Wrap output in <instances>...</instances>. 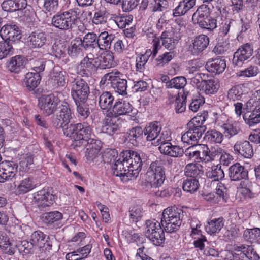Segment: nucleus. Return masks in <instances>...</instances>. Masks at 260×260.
Masks as SVG:
<instances>
[{"instance_id":"28","label":"nucleus","mask_w":260,"mask_h":260,"mask_svg":"<svg viewBox=\"0 0 260 260\" xmlns=\"http://www.w3.org/2000/svg\"><path fill=\"white\" fill-rule=\"evenodd\" d=\"M144 132L140 126L133 127L126 133V138L133 146H137L143 139Z\"/></svg>"},{"instance_id":"9","label":"nucleus","mask_w":260,"mask_h":260,"mask_svg":"<svg viewBox=\"0 0 260 260\" xmlns=\"http://www.w3.org/2000/svg\"><path fill=\"white\" fill-rule=\"evenodd\" d=\"M34 201L35 204L40 210L50 206L54 202V196L51 189L43 188L34 193Z\"/></svg>"},{"instance_id":"48","label":"nucleus","mask_w":260,"mask_h":260,"mask_svg":"<svg viewBox=\"0 0 260 260\" xmlns=\"http://www.w3.org/2000/svg\"><path fill=\"white\" fill-rule=\"evenodd\" d=\"M244 239L251 243H256L260 240V229H247L243 234Z\"/></svg>"},{"instance_id":"43","label":"nucleus","mask_w":260,"mask_h":260,"mask_svg":"<svg viewBox=\"0 0 260 260\" xmlns=\"http://www.w3.org/2000/svg\"><path fill=\"white\" fill-rule=\"evenodd\" d=\"M115 36L113 34H109L107 31L101 32L98 36V47L99 50L110 48L112 40Z\"/></svg>"},{"instance_id":"26","label":"nucleus","mask_w":260,"mask_h":260,"mask_svg":"<svg viewBox=\"0 0 260 260\" xmlns=\"http://www.w3.org/2000/svg\"><path fill=\"white\" fill-rule=\"evenodd\" d=\"M188 131L184 133L181 137V140L184 143L195 145L198 143L203 133L201 131L192 127H188Z\"/></svg>"},{"instance_id":"31","label":"nucleus","mask_w":260,"mask_h":260,"mask_svg":"<svg viewBox=\"0 0 260 260\" xmlns=\"http://www.w3.org/2000/svg\"><path fill=\"white\" fill-rule=\"evenodd\" d=\"M98 67L100 69H106L113 67L115 65L113 53L106 51L102 53L98 59Z\"/></svg>"},{"instance_id":"45","label":"nucleus","mask_w":260,"mask_h":260,"mask_svg":"<svg viewBox=\"0 0 260 260\" xmlns=\"http://www.w3.org/2000/svg\"><path fill=\"white\" fill-rule=\"evenodd\" d=\"M224 225L223 218L219 217L211 220L208 222L205 227L207 233L212 234L219 232Z\"/></svg>"},{"instance_id":"8","label":"nucleus","mask_w":260,"mask_h":260,"mask_svg":"<svg viewBox=\"0 0 260 260\" xmlns=\"http://www.w3.org/2000/svg\"><path fill=\"white\" fill-rule=\"evenodd\" d=\"M122 119L109 112L102 120V131L109 135L118 133L121 127Z\"/></svg>"},{"instance_id":"51","label":"nucleus","mask_w":260,"mask_h":260,"mask_svg":"<svg viewBox=\"0 0 260 260\" xmlns=\"http://www.w3.org/2000/svg\"><path fill=\"white\" fill-rule=\"evenodd\" d=\"M71 17H52V24L61 29H68L72 25Z\"/></svg>"},{"instance_id":"50","label":"nucleus","mask_w":260,"mask_h":260,"mask_svg":"<svg viewBox=\"0 0 260 260\" xmlns=\"http://www.w3.org/2000/svg\"><path fill=\"white\" fill-rule=\"evenodd\" d=\"M49 84H52L53 88L58 87H63L66 84L65 76L63 73L60 72L53 73L50 78L49 79Z\"/></svg>"},{"instance_id":"52","label":"nucleus","mask_w":260,"mask_h":260,"mask_svg":"<svg viewBox=\"0 0 260 260\" xmlns=\"http://www.w3.org/2000/svg\"><path fill=\"white\" fill-rule=\"evenodd\" d=\"M163 228H158V231L149 236L147 238L153 244V245L159 246L163 244L165 241V236Z\"/></svg>"},{"instance_id":"11","label":"nucleus","mask_w":260,"mask_h":260,"mask_svg":"<svg viewBox=\"0 0 260 260\" xmlns=\"http://www.w3.org/2000/svg\"><path fill=\"white\" fill-rule=\"evenodd\" d=\"M18 166L13 161H4L0 163V182L11 180L17 172Z\"/></svg>"},{"instance_id":"46","label":"nucleus","mask_w":260,"mask_h":260,"mask_svg":"<svg viewBox=\"0 0 260 260\" xmlns=\"http://www.w3.org/2000/svg\"><path fill=\"white\" fill-rule=\"evenodd\" d=\"M161 222H159L155 219L147 220L145 222L144 233L147 238L158 231V228H162Z\"/></svg>"},{"instance_id":"62","label":"nucleus","mask_w":260,"mask_h":260,"mask_svg":"<svg viewBox=\"0 0 260 260\" xmlns=\"http://www.w3.org/2000/svg\"><path fill=\"white\" fill-rule=\"evenodd\" d=\"M171 83L170 88L181 89L186 85L187 81L184 76H178L172 79Z\"/></svg>"},{"instance_id":"56","label":"nucleus","mask_w":260,"mask_h":260,"mask_svg":"<svg viewBox=\"0 0 260 260\" xmlns=\"http://www.w3.org/2000/svg\"><path fill=\"white\" fill-rule=\"evenodd\" d=\"M198 152L196 161L198 162H208L207 156L209 148L207 145H198Z\"/></svg>"},{"instance_id":"3","label":"nucleus","mask_w":260,"mask_h":260,"mask_svg":"<svg viewBox=\"0 0 260 260\" xmlns=\"http://www.w3.org/2000/svg\"><path fill=\"white\" fill-rule=\"evenodd\" d=\"M184 213L181 209L171 207L165 209L162 214L161 224L167 233L177 231L181 225Z\"/></svg>"},{"instance_id":"40","label":"nucleus","mask_w":260,"mask_h":260,"mask_svg":"<svg viewBox=\"0 0 260 260\" xmlns=\"http://www.w3.org/2000/svg\"><path fill=\"white\" fill-rule=\"evenodd\" d=\"M195 0H183L175 8L173 14V16H180L187 14L191 8L195 5Z\"/></svg>"},{"instance_id":"14","label":"nucleus","mask_w":260,"mask_h":260,"mask_svg":"<svg viewBox=\"0 0 260 260\" xmlns=\"http://www.w3.org/2000/svg\"><path fill=\"white\" fill-rule=\"evenodd\" d=\"M209 39L207 36L200 35L192 40L189 46V50L193 55H198L202 52L208 46Z\"/></svg>"},{"instance_id":"19","label":"nucleus","mask_w":260,"mask_h":260,"mask_svg":"<svg viewBox=\"0 0 260 260\" xmlns=\"http://www.w3.org/2000/svg\"><path fill=\"white\" fill-rule=\"evenodd\" d=\"M200 90L206 95L215 94L219 88L217 79L214 78L209 79H202L200 84Z\"/></svg>"},{"instance_id":"60","label":"nucleus","mask_w":260,"mask_h":260,"mask_svg":"<svg viewBox=\"0 0 260 260\" xmlns=\"http://www.w3.org/2000/svg\"><path fill=\"white\" fill-rule=\"evenodd\" d=\"M243 117L246 123L250 126H253L255 124L260 122V113H247L244 114Z\"/></svg>"},{"instance_id":"12","label":"nucleus","mask_w":260,"mask_h":260,"mask_svg":"<svg viewBox=\"0 0 260 260\" xmlns=\"http://www.w3.org/2000/svg\"><path fill=\"white\" fill-rule=\"evenodd\" d=\"M0 36L4 41H7L9 44L21 38L20 31L16 25H6L3 26L0 30Z\"/></svg>"},{"instance_id":"33","label":"nucleus","mask_w":260,"mask_h":260,"mask_svg":"<svg viewBox=\"0 0 260 260\" xmlns=\"http://www.w3.org/2000/svg\"><path fill=\"white\" fill-rule=\"evenodd\" d=\"M82 46L85 50H88L90 48L93 50H99L98 45V37L94 32H87L82 39Z\"/></svg>"},{"instance_id":"10","label":"nucleus","mask_w":260,"mask_h":260,"mask_svg":"<svg viewBox=\"0 0 260 260\" xmlns=\"http://www.w3.org/2000/svg\"><path fill=\"white\" fill-rule=\"evenodd\" d=\"M253 46L246 43L241 45L234 53L233 63L237 66H241L244 61L248 60L253 54Z\"/></svg>"},{"instance_id":"36","label":"nucleus","mask_w":260,"mask_h":260,"mask_svg":"<svg viewBox=\"0 0 260 260\" xmlns=\"http://www.w3.org/2000/svg\"><path fill=\"white\" fill-rule=\"evenodd\" d=\"M203 167L198 163H189L185 167V174L189 178H199L203 174Z\"/></svg>"},{"instance_id":"41","label":"nucleus","mask_w":260,"mask_h":260,"mask_svg":"<svg viewBox=\"0 0 260 260\" xmlns=\"http://www.w3.org/2000/svg\"><path fill=\"white\" fill-rule=\"evenodd\" d=\"M16 246V245L9 241L6 233L0 232V247L5 251V253L9 255L14 254Z\"/></svg>"},{"instance_id":"47","label":"nucleus","mask_w":260,"mask_h":260,"mask_svg":"<svg viewBox=\"0 0 260 260\" xmlns=\"http://www.w3.org/2000/svg\"><path fill=\"white\" fill-rule=\"evenodd\" d=\"M200 186L198 178H187L183 181L182 188L184 191L193 193L196 192Z\"/></svg>"},{"instance_id":"15","label":"nucleus","mask_w":260,"mask_h":260,"mask_svg":"<svg viewBox=\"0 0 260 260\" xmlns=\"http://www.w3.org/2000/svg\"><path fill=\"white\" fill-rule=\"evenodd\" d=\"M229 177L231 181H238L248 178V171L239 162L231 166L228 169Z\"/></svg>"},{"instance_id":"39","label":"nucleus","mask_w":260,"mask_h":260,"mask_svg":"<svg viewBox=\"0 0 260 260\" xmlns=\"http://www.w3.org/2000/svg\"><path fill=\"white\" fill-rule=\"evenodd\" d=\"M62 214L58 211H54L45 213L43 214L42 219L43 221L48 225L56 224L58 225V223L62 219Z\"/></svg>"},{"instance_id":"20","label":"nucleus","mask_w":260,"mask_h":260,"mask_svg":"<svg viewBox=\"0 0 260 260\" xmlns=\"http://www.w3.org/2000/svg\"><path fill=\"white\" fill-rule=\"evenodd\" d=\"M181 38V36L180 34L172 36V34L168 31L162 32L160 36L162 46L170 51H174V49Z\"/></svg>"},{"instance_id":"44","label":"nucleus","mask_w":260,"mask_h":260,"mask_svg":"<svg viewBox=\"0 0 260 260\" xmlns=\"http://www.w3.org/2000/svg\"><path fill=\"white\" fill-rule=\"evenodd\" d=\"M176 56L175 51L165 52L164 53L159 55L155 59V63L156 66L162 68L169 63Z\"/></svg>"},{"instance_id":"32","label":"nucleus","mask_w":260,"mask_h":260,"mask_svg":"<svg viewBox=\"0 0 260 260\" xmlns=\"http://www.w3.org/2000/svg\"><path fill=\"white\" fill-rule=\"evenodd\" d=\"M114 96L109 91H103L99 96V105L101 109L108 111L113 106Z\"/></svg>"},{"instance_id":"23","label":"nucleus","mask_w":260,"mask_h":260,"mask_svg":"<svg viewBox=\"0 0 260 260\" xmlns=\"http://www.w3.org/2000/svg\"><path fill=\"white\" fill-rule=\"evenodd\" d=\"M86 147V154L87 158L92 159L99 152L102 148L101 141L92 137L88 139L82 145Z\"/></svg>"},{"instance_id":"4","label":"nucleus","mask_w":260,"mask_h":260,"mask_svg":"<svg viewBox=\"0 0 260 260\" xmlns=\"http://www.w3.org/2000/svg\"><path fill=\"white\" fill-rule=\"evenodd\" d=\"M164 163L161 160L152 162L146 173V181L152 187H159L165 179Z\"/></svg>"},{"instance_id":"27","label":"nucleus","mask_w":260,"mask_h":260,"mask_svg":"<svg viewBox=\"0 0 260 260\" xmlns=\"http://www.w3.org/2000/svg\"><path fill=\"white\" fill-rule=\"evenodd\" d=\"M206 176L212 181L218 182L224 178V173L221 164L214 165L209 167L206 172Z\"/></svg>"},{"instance_id":"1","label":"nucleus","mask_w":260,"mask_h":260,"mask_svg":"<svg viewBox=\"0 0 260 260\" xmlns=\"http://www.w3.org/2000/svg\"><path fill=\"white\" fill-rule=\"evenodd\" d=\"M108 159L113 174L121 177L123 182L135 179L142 168L148 164V156L144 153L129 150L121 153L119 157L113 155Z\"/></svg>"},{"instance_id":"35","label":"nucleus","mask_w":260,"mask_h":260,"mask_svg":"<svg viewBox=\"0 0 260 260\" xmlns=\"http://www.w3.org/2000/svg\"><path fill=\"white\" fill-rule=\"evenodd\" d=\"M223 139V133L215 129L208 130L204 137V140L210 144H221Z\"/></svg>"},{"instance_id":"21","label":"nucleus","mask_w":260,"mask_h":260,"mask_svg":"<svg viewBox=\"0 0 260 260\" xmlns=\"http://www.w3.org/2000/svg\"><path fill=\"white\" fill-rule=\"evenodd\" d=\"M119 75H121L120 72H115V75H114L112 82L111 83V86L119 95L125 96L127 94V82L126 79L120 78Z\"/></svg>"},{"instance_id":"34","label":"nucleus","mask_w":260,"mask_h":260,"mask_svg":"<svg viewBox=\"0 0 260 260\" xmlns=\"http://www.w3.org/2000/svg\"><path fill=\"white\" fill-rule=\"evenodd\" d=\"M36 187V185L33 178L28 177L20 181L15 192L16 194H23L32 190Z\"/></svg>"},{"instance_id":"37","label":"nucleus","mask_w":260,"mask_h":260,"mask_svg":"<svg viewBox=\"0 0 260 260\" xmlns=\"http://www.w3.org/2000/svg\"><path fill=\"white\" fill-rule=\"evenodd\" d=\"M26 61L24 56H15L11 58L9 62L8 68L11 72L19 73L24 68Z\"/></svg>"},{"instance_id":"63","label":"nucleus","mask_w":260,"mask_h":260,"mask_svg":"<svg viewBox=\"0 0 260 260\" xmlns=\"http://www.w3.org/2000/svg\"><path fill=\"white\" fill-rule=\"evenodd\" d=\"M142 210V208L139 206L132 207L129 211L130 219L135 222L139 221L143 216Z\"/></svg>"},{"instance_id":"61","label":"nucleus","mask_w":260,"mask_h":260,"mask_svg":"<svg viewBox=\"0 0 260 260\" xmlns=\"http://www.w3.org/2000/svg\"><path fill=\"white\" fill-rule=\"evenodd\" d=\"M168 2L166 0H153L150 6L152 12L163 11L168 7Z\"/></svg>"},{"instance_id":"64","label":"nucleus","mask_w":260,"mask_h":260,"mask_svg":"<svg viewBox=\"0 0 260 260\" xmlns=\"http://www.w3.org/2000/svg\"><path fill=\"white\" fill-rule=\"evenodd\" d=\"M19 251L23 252L25 254L32 253L36 249L32 242L30 240H24L21 241V244L18 246Z\"/></svg>"},{"instance_id":"59","label":"nucleus","mask_w":260,"mask_h":260,"mask_svg":"<svg viewBox=\"0 0 260 260\" xmlns=\"http://www.w3.org/2000/svg\"><path fill=\"white\" fill-rule=\"evenodd\" d=\"M14 49L7 41L0 42V60L13 53Z\"/></svg>"},{"instance_id":"25","label":"nucleus","mask_w":260,"mask_h":260,"mask_svg":"<svg viewBox=\"0 0 260 260\" xmlns=\"http://www.w3.org/2000/svg\"><path fill=\"white\" fill-rule=\"evenodd\" d=\"M205 68L210 72L219 74L222 73L226 68L225 61L219 58L210 59L206 62Z\"/></svg>"},{"instance_id":"24","label":"nucleus","mask_w":260,"mask_h":260,"mask_svg":"<svg viewBox=\"0 0 260 260\" xmlns=\"http://www.w3.org/2000/svg\"><path fill=\"white\" fill-rule=\"evenodd\" d=\"M160 153L171 157H178L182 156L183 149L177 145H173L170 142L161 144L159 147Z\"/></svg>"},{"instance_id":"29","label":"nucleus","mask_w":260,"mask_h":260,"mask_svg":"<svg viewBox=\"0 0 260 260\" xmlns=\"http://www.w3.org/2000/svg\"><path fill=\"white\" fill-rule=\"evenodd\" d=\"M42 77L41 74L34 72L26 74L24 84L29 91H33L40 84Z\"/></svg>"},{"instance_id":"16","label":"nucleus","mask_w":260,"mask_h":260,"mask_svg":"<svg viewBox=\"0 0 260 260\" xmlns=\"http://www.w3.org/2000/svg\"><path fill=\"white\" fill-rule=\"evenodd\" d=\"M136 110L134 108L132 105L125 101H117L113 106L112 114L119 117L121 115L135 114Z\"/></svg>"},{"instance_id":"57","label":"nucleus","mask_w":260,"mask_h":260,"mask_svg":"<svg viewBox=\"0 0 260 260\" xmlns=\"http://www.w3.org/2000/svg\"><path fill=\"white\" fill-rule=\"evenodd\" d=\"M148 52H146L144 54H141L136 57V71L139 72H143L145 69V65L148 61L149 55Z\"/></svg>"},{"instance_id":"49","label":"nucleus","mask_w":260,"mask_h":260,"mask_svg":"<svg viewBox=\"0 0 260 260\" xmlns=\"http://www.w3.org/2000/svg\"><path fill=\"white\" fill-rule=\"evenodd\" d=\"M74 102L77 106L78 117L83 120L86 119L90 114L89 105L86 102Z\"/></svg>"},{"instance_id":"53","label":"nucleus","mask_w":260,"mask_h":260,"mask_svg":"<svg viewBox=\"0 0 260 260\" xmlns=\"http://www.w3.org/2000/svg\"><path fill=\"white\" fill-rule=\"evenodd\" d=\"M225 136L230 139L238 134L240 129L235 123L227 122L221 125Z\"/></svg>"},{"instance_id":"13","label":"nucleus","mask_w":260,"mask_h":260,"mask_svg":"<svg viewBox=\"0 0 260 260\" xmlns=\"http://www.w3.org/2000/svg\"><path fill=\"white\" fill-rule=\"evenodd\" d=\"M49 236L45 234L41 231H34L30 236V241L32 242L36 248H42L45 247L50 250L52 247V243L49 240Z\"/></svg>"},{"instance_id":"18","label":"nucleus","mask_w":260,"mask_h":260,"mask_svg":"<svg viewBox=\"0 0 260 260\" xmlns=\"http://www.w3.org/2000/svg\"><path fill=\"white\" fill-rule=\"evenodd\" d=\"M235 153L246 158H250L253 155V149L248 141H238L234 146Z\"/></svg>"},{"instance_id":"54","label":"nucleus","mask_w":260,"mask_h":260,"mask_svg":"<svg viewBox=\"0 0 260 260\" xmlns=\"http://www.w3.org/2000/svg\"><path fill=\"white\" fill-rule=\"evenodd\" d=\"M58 9V0H45L44 9L45 12L49 15L55 14Z\"/></svg>"},{"instance_id":"22","label":"nucleus","mask_w":260,"mask_h":260,"mask_svg":"<svg viewBox=\"0 0 260 260\" xmlns=\"http://www.w3.org/2000/svg\"><path fill=\"white\" fill-rule=\"evenodd\" d=\"M161 130V124L157 122L154 121L149 124L144 128V135L146 136V140L148 141H152V144H155V141L159 137Z\"/></svg>"},{"instance_id":"30","label":"nucleus","mask_w":260,"mask_h":260,"mask_svg":"<svg viewBox=\"0 0 260 260\" xmlns=\"http://www.w3.org/2000/svg\"><path fill=\"white\" fill-rule=\"evenodd\" d=\"M83 48L82 38L76 37L71 41L68 47V54L71 57L76 58L82 53Z\"/></svg>"},{"instance_id":"58","label":"nucleus","mask_w":260,"mask_h":260,"mask_svg":"<svg viewBox=\"0 0 260 260\" xmlns=\"http://www.w3.org/2000/svg\"><path fill=\"white\" fill-rule=\"evenodd\" d=\"M243 95L242 87L238 85L232 87L228 92V98L233 101L241 99Z\"/></svg>"},{"instance_id":"6","label":"nucleus","mask_w":260,"mask_h":260,"mask_svg":"<svg viewBox=\"0 0 260 260\" xmlns=\"http://www.w3.org/2000/svg\"><path fill=\"white\" fill-rule=\"evenodd\" d=\"M71 96L74 101L86 102L90 94V87L83 79H75L71 82Z\"/></svg>"},{"instance_id":"5","label":"nucleus","mask_w":260,"mask_h":260,"mask_svg":"<svg viewBox=\"0 0 260 260\" xmlns=\"http://www.w3.org/2000/svg\"><path fill=\"white\" fill-rule=\"evenodd\" d=\"M58 108V113L52 116V124L56 129L65 128L72 119V113L69 104L65 101L60 102Z\"/></svg>"},{"instance_id":"2","label":"nucleus","mask_w":260,"mask_h":260,"mask_svg":"<svg viewBox=\"0 0 260 260\" xmlns=\"http://www.w3.org/2000/svg\"><path fill=\"white\" fill-rule=\"evenodd\" d=\"M63 134L74 140L72 146L74 149L82 147L88 139L94 136L91 127L86 122L70 124L63 128Z\"/></svg>"},{"instance_id":"38","label":"nucleus","mask_w":260,"mask_h":260,"mask_svg":"<svg viewBox=\"0 0 260 260\" xmlns=\"http://www.w3.org/2000/svg\"><path fill=\"white\" fill-rule=\"evenodd\" d=\"M46 41L44 33L33 32L28 38L29 45L34 48H40L43 46Z\"/></svg>"},{"instance_id":"7","label":"nucleus","mask_w":260,"mask_h":260,"mask_svg":"<svg viewBox=\"0 0 260 260\" xmlns=\"http://www.w3.org/2000/svg\"><path fill=\"white\" fill-rule=\"evenodd\" d=\"M60 102L54 94L43 95L38 99V106L44 114L50 116L56 111Z\"/></svg>"},{"instance_id":"17","label":"nucleus","mask_w":260,"mask_h":260,"mask_svg":"<svg viewBox=\"0 0 260 260\" xmlns=\"http://www.w3.org/2000/svg\"><path fill=\"white\" fill-rule=\"evenodd\" d=\"M98 62L83 59L77 68V73L82 76L89 77L99 69Z\"/></svg>"},{"instance_id":"55","label":"nucleus","mask_w":260,"mask_h":260,"mask_svg":"<svg viewBox=\"0 0 260 260\" xmlns=\"http://www.w3.org/2000/svg\"><path fill=\"white\" fill-rule=\"evenodd\" d=\"M34 163L32 155L26 154L23 155L19 162V170L22 172H27L30 169V166Z\"/></svg>"},{"instance_id":"42","label":"nucleus","mask_w":260,"mask_h":260,"mask_svg":"<svg viewBox=\"0 0 260 260\" xmlns=\"http://www.w3.org/2000/svg\"><path fill=\"white\" fill-rule=\"evenodd\" d=\"M191 235L194 239L193 245L196 248L200 250H203L205 246V243L207 241L205 236L202 235L201 232L196 228H192Z\"/></svg>"}]
</instances>
